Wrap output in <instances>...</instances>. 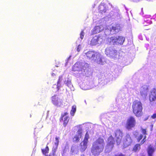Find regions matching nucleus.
<instances>
[{
    "label": "nucleus",
    "mask_w": 156,
    "mask_h": 156,
    "mask_svg": "<svg viewBox=\"0 0 156 156\" xmlns=\"http://www.w3.org/2000/svg\"><path fill=\"white\" fill-rule=\"evenodd\" d=\"M89 67V64L85 62L79 61L74 65L72 70L78 71L79 74H82L83 76H88L91 75L92 73Z\"/></svg>",
    "instance_id": "obj_1"
},
{
    "label": "nucleus",
    "mask_w": 156,
    "mask_h": 156,
    "mask_svg": "<svg viewBox=\"0 0 156 156\" xmlns=\"http://www.w3.org/2000/svg\"><path fill=\"white\" fill-rule=\"evenodd\" d=\"M83 53L84 55L87 56V58L93 61L98 64L103 65L105 63L104 58L99 53L94 51H87L85 50Z\"/></svg>",
    "instance_id": "obj_2"
},
{
    "label": "nucleus",
    "mask_w": 156,
    "mask_h": 156,
    "mask_svg": "<svg viewBox=\"0 0 156 156\" xmlns=\"http://www.w3.org/2000/svg\"><path fill=\"white\" fill-rule=\"evenodd\" d=\"M105 146L103 139L99 137L94 141L93 144L91 152L94 155H98L102 152Z\"/></svg>",
    "instance_id": "obj_3"
},
{
    "label": "nucleus",
    "mask_w": 156,
    "mask_h": 156,
    "mask_svg": "<svg viewBox=\"0 0 156 156\" xmlns=\"http://www.w3.org/2000/svg\"><path fill=\"white\" fill-rule=\"evenodd\" d=\"M133 83L130 81L128 84V88H125L123 90L120 91L118 94V98L121 99H123L124 98L129 96V95L133 94L136 90V84H132Z\"/></svg>",
    "instance_id": "obj_4"
},
{
    "label": "nucleus",
    "mask_w": 156,
    "mask_h": 156,
    "mask_svg": "<svg viewBox=\"0 0 156 156\" xmlns=\"http://www.w3.org/2000/svg\"><path fill=\"white\" fill-rule=\"evenodd\" d=\"M98 82L100 85L103 86L112 80L113 76L110 73H99L98 75Z\"/></svg>",
    "instance_id": "obj_5"
},
{
    "label": "nucleus",
    "mask_w": 156,
    "mask_h": 156,
    "mask_svg": "<svg viewBox=\"0 0 156 156\" xmlns=\"http://www.w3.org/2000/svg\"><path fill=\"white\" fill-rule=\"evenodd\" d=\"M122 27V25L119 24L111 25L109 26H107L105 27L104 33L106 35L115 34L121 30Z\"/></svg>",
    "instance_id": "obj_6"
},
{
    "label": "nucleus",
    "mask_w": 156,
    "mask_h": 156,
    "mask_svg": "<svg viewBox=\"0 0 156 156\" xmlns=\"http://www.w3.org/2000/svg\"><path fill=\"white\" fill-rule=\"evenodd\" d=\"M105 54L106 55L111 58L115 59L120 58V55L115 48L112 46L107 47L105 51Z\"/></svg>",
    "instance_id": "obj_7"
},
{
    "label": "nucleus",
    "mask_w": 156,
    "mask_h": 156,
    "mask_svg": "<svg viewBox=\"0 0 156 156\" xmlns=\"http://www.w3.org/2000/svg\"><path fill=\"white\" fill-rule=\"evenodd\" d=\"M132 108L133 113L136 116H141L143 107L141 102L137 101H134L133 103Z\"/></svg>",
    "instance_id": "obj_8"
},
{
    "label": "nucleus",
    "mask_w": 156,
    "mask_h": 156,
    "mask_svg": "<svg viewBox=\"0 0 156 156\" xmlns=\"http://www.w3.org/2000/svg\"><path fill=\"white\" fill-rule=\"evenodd\" d=\"M113 8L112 4L109 3H105L104 2L101 3L98 7L99 12L102 14L107 13Z\"/></svg>",
    "instance_id": "obj_9"
},
{
    "label": "nucleus",
    "mask_w": 156,
    "mask_h": 156,
    "mask_svg": "<svg viewBox=\"0 0 156 156\" xmlns=\"http://www.w3.org/2000/svg\"><path fill=\"white\" fill-rule=\"evenodd\" d=\"M125 40L124 37L120 36L112 37L108 40L110 43L113 45L122 44Z\"/></svg>",
    "instance_id": "obj_10"
},
{
    "label": "nucleus",
    "mask_w": 156,
    "mask_h": 156,
    "mask_svg": "<svg viewBox=\"0 0 156 156\" xmlns=\"http://www.w3.org/2000/svg\"><path fill=\"white\" fill-rule=\"evenodd\" d=\"M112 8L113 10H112L110 12L108 17H107V19H106L105 20V21L106 20V22L108 18H110L112 19H114L115 20H117L120 19L121 17V15L119 11V9H113V8Z\"/></svg>",
    "instance_id": "obj_11"
},
{
    "label": "nucleus",
    "mask_w": 156,
    "mask_h": 156,
    "mask_svg": "<svg viewBox=\"0 0 156 156\" xmlns=\"http://www.w3.org/2000/svg\"><path fill=\"white\" fill-rule=\"evenodd\" d=\"M107 19V17L104 18L102 19L100 21V22L103 23L99 26H95L93 29L92 30V33L93 34H96L99 33L102 31L105 28V27L106 20H105V19Z\"/></svg>",
    "instance_id": "obj_12"
},
{
    "label": "nucleus",
    "mask_w": 156,
    "mask_h": 156,
    "mask_svg": "<svg viewBox=\"0 0 156 156\" xmlns=\"http://www.w3.org/2000/svg\"><path fill=\"white\" fill-rule=\"evenodd\" d=\"M103 37L101 35L95 36L91 40L90 45L91 46H95L101 43L103 41L104 39Z\"/></svg>",
    "instance_id": "obj_13"
},
{
    "label": "nucleus",
    "mask_w": 156,
    "mask_h": 156,
    "mask_svg": "<svg viewBox=\"0 0 156 156\" xmlns=\"http://www.w3.org/2000/svg\"><path fill=\"white\" fill-rule=\"evenodd\" d=\"M115 142L114 138L111 136L108 139L107 144L105 147V151L108 153L110 152L113 147Z\"/></svg>",
    "instance_id": "obj_14"
},
{
    "label": "nucleus",
    "mask_w": 156,
    "mask_h": 156,
    "mask_svg": "<svg viewBox=\"0 0 156 156\" xmlns=\"http://www.w3.org/2000/svg\"><path fill=\"white\" fill-rule=\"evenodd\" d=\"M149 86L144 85H143L140 88V95L142 98L145 99L149 92Z\"/></svg>",
    "instance_id": "obj_15"
},
{
    "label": "nucleus",
    "mask_w": 156,
    "mask_h": 156,
    "mask_svg": "<svg viewBox=\"0 0 156 156\" xmlns=\"http://www.w3.org/2000/svg\"><path fill=\"white\" fill-rule=\"evenodd\" d=\"M89 138V135L88 133L87 132L85 136L84 139L83 141L81 142L80 143V150L81 151H84L87 148V144Z\"/></svg>",
    "instance_id": "obj_16"
},
{
    "label": "nucleus",
    "mask_w": 156,
    "mask_h": 156,
    "mask_svg": "<svg viewBox=\"0 0 156 156\" xmlns=\"http://www.w3.org/2000/svg\"><path fill=\"white\" fill-rule=\"evenodd\" d=\"M82 129L80 126H79L78 129L73 139V141L76 142L79 141L82 137Z\"/></svg>",
    "instance_id": "obj_17"
},
{
    "label": "nucleus",
    "mask_w": 156,
    "mask_h": 156,
    "mask_svg": "<svg viewBox=\"0 0 156 156\" xmlns=\"http://www.w3.org/2000/svg\"><path fill=\"white\" fill-rule=\"evenodd\" d=\"M136 121L133 117L131 116L129 118L127 121L126 125L127 129H129L134 127L135 125Z\"/></svg>",
    "instance_id": "obj_18"
},
{
    "label": "nucleus",
    "mask_w": 156,
    "mask_h": 156,
    "mask_svg": "<svg viewBox=\"0 0 156 156\" xmlns=\"http://www.w3.org/2000/svg\"><path fill=\"white\" fill-rule=\"evenodd\" d=\"M51 101L52 103L55 105L60 106L62 103V99L59 98L58 96L54 95L51 98Z\"/></svg>",
    "instance_id": "obj_19"
},
{
    "label": "nucleus",
    "mask_w": 156,
    "mask_h": 156,
    "mask_svg": "<svg viewBox=\"0 0 156 156\" xmlns=\"http://www.w3.org/2000/svg\"><path fill=\"white\" fill-rule=\"evenodd\" d=\"M132 141V140L130 135L129 134H127L123 139V143L124 145L126 147L130 145Z\"/></svg>",
    "instance_id": "obj_20"
},
{
    "label": "nucleus",
    "mask_w": 156,
    "mask_h": 156,
    "mask_svg": "<svg viewBox=\"0 0 156 156\" xmlns=\"http://www.w3.org/2000/svg\"><path fill=\"white\" fill-rule=\"evenodd\" d=\"M62 81H64V80L62 79V76H59V78L57 82V85H53V87L54 88H56V90L57 91H58L60 88L62 87L63 84H62Z\"/></svg>",
    "instance_id": "obj_21"
},
{
    "label": "nucleus",
    "mask_w": 156,
    "mask_h": 156,
    "mask_svg": "<svg viewBox=\"0 0 156 156\" xmlns=\"http://www.w3.org/2000/svg\"><path fill=\"white\" fill-rule=\"evenodd\" d=\"M115 137H116V140L118 144H119L120 141L122 136V132L120 129L116 130L115 132Z\"/></svg>",
    "instance_id": "obj_22"
},
{
    "label": "nucleus",
    "mask_w": 156,
    "mask_h": 156,
    "mask_svg": "<svg viewBox=\"0 0 156 156\" xmlns=\"http://www.w3.org/2000/svg\"><path fill=\"white\" fill-rule=\"evenodd\" d=\"M80 86L81 89L84 90L90 89L92 88L90 83L89 82L82 83L80 84Z\"/></svg>",
    "instance_id": "obj_23"
},
{
    "label": "nucleus",
    "mask_w": 156,
    "mask_h": 156,
    "mask_svg": "<svg viewBox=\"0 0 156 156\" xmlns=\"http://www.w3.org/2000/svg\"><path fill=\"white\" fill-rule=\"evenodd\" d=\"M156 149L155 145L151 144L148 146L147 151L148 156H152L153 154Z\"/></svg>",
    "instance_id": "obj_24"
},
{
    "label": "nucleus",
    "mask_w": 156,
    "mask_h": 156,
    "mask_svg": "<svg viewBox=\"0 0 156 156\" xmlns=\"http://www.w3.org/2000/svg\"><path fill=\"white\" fill-rule=\"evenodd\" d=\"M64 84L67 86L72 91L74 90V88L72 84L71 80L69 78H65L64 81Z\"/></svg>",
    "instance_id": "obj_25"
},
{
    "label": "nucleus",
    "mask_w": 156,
    "mask_h": 156,
    "mask_svg": "<svg viewBox=\"0 0 156 156\" xmlns=\"http://www.w3.org/2000/svg\"><path fill=\"white\" fill-rule=\"evenodd\" d=\"M68 114V113L66 112L64 113L63 115H62V117L61 119L62 120H63V125L65 127L66 126L69 120V117L67 115Z\"/></svg>",
    "instance_id": "obj_26"
},
{
    "label": "nucleus",
    "mask_w": 156,
    "mask_h": 156,
    "mask_svg": "<svg viewBox=\"0 0 156 156\" xmlns=\"http://www.w3.org/2000/svg\"><path fill=\"white\" fill-rule=\"evenodd\" d=\"M149 100L150 103L151 105H153L154 103V101L156 100V97L153 96L152 94H149Z\"/></svg>",
    "instance_id": "obj_27"
},
{
    "label": "nucleus",
    "mask_w": 156,
    "mask_h": 156,
    "mask_svg": "<svg viewBox=\"0 0 156 156\" xmlns=\"http://www.w3.org/2000/svg\"><path fill=\"white\" fill-rule=\"evenodd\" d=\"M76 111V106L73 105L72 108V109L70 112L71 115L73 116Z\"/></svg>",
    "instance_id": "obj_28"
},
{
    "label": "nucleus",
    "mask_w": 156,
    "mask_h": 156,
    "mask_svg": "<svg viewBox=\"0 0 156 156\" xmlns=\"http://www.w3.org/2000/svg\"><path fill=\"white\" fill-rule=\"evenodd\" d=\"M49 149L48 147L47 146L44 149H42V152L43 154L45 156H47V154L48 153Z\"/></svg>",
    "instance_id": "obj_29"
},
{
    "label": "nucleus",
    "mask_w": 156,
    "mask_h": 156,
    "mask_svg": "<svg viewBox=\"0 0 156 156\" xmlns=\"http://www.w3.org/2000/svg\"><path fill=\"white\" fill-rule=\"evenodd\" d=\"M85 34L83 30L82 31L80 34V38H79L76 41V43L78 42L79 41H81L83 39L84 36Z\"/></svg>",
    "instance_id": "obj_30"
},
{
    "label": "nucleus",
    "mask_w": 156,
    "mask_h": 156,
    "mask_svg": "<svg viewBox=\"0 0 156 156\" xmlns=\"http://www.w3.org/2000/svg\"><path fill=\"white\" fill-rule=\"evenodd\" d=\"M59 137H56L55 138V140L54 142V146H58L59 142Z\"/></svg>",
    "instance_id": "obj_31"
},
{
    "label": "nucleus",
    "mask_w": 156,
    "mask_h": 156,
    "mask_svg": "<svg viewBox=\"0 0 156 156\" xmlns=\"http://www.w3.org/2000/svg\"><path fill=\"white\" fill-rule=\"evenodd\" d=\"M140 148V145L139 144H137L135 145L133 148V151L135 152L139 150Z\"/></svg>",
    "instance_id": "obj_32"
},
{
    "label": "nucleus",
    "mask_w": 156,
    "mask_h": 156,
    "mask_svg": "<svg viewBox=\"0 0 156 156\" xmlns=\"http://www.w3.org/2000/svg\"><path fill=\"white\" fill-rule=\"evenodd\" d=\"M150 94H152L153 96L156 97V89L155 88L152 89L151 90Z\"/></svg>",
    "instance_id": "obj_33"
},
{
    "label": "nucleus",
    "mask_w": 156,
    "mask_h": 156,
    "mask_svg": "<svg viewBox=\"0 0 156 156\" xmlns=\"http://www.w3.org/2000/svg\"><path fill=\"white\" fill-rule=\"evenodd\" d=\"M58 146H53L52 148V154L55 155V152L58 148Z\"/></svg>",
    "instance_id": "obj_34"
},
{
    "label": "nucleus",
    "mask_w": 156,
    "mask_h": 156,
    "mask_svg": "<svg viewBox=\"0 0 156 156\" xmlns=\"http://www.w3.org/2000/svg\"><path fill=\"white\" fill-rule=\"evenodd\" d=\"M81 49V46L80 44H79L77 47L76 50L78 52H79L80 51Z\"/></svg>",
    "instance_id": "obj_35"
},
{
    "label": "nucleus",
    "mask_w": 156,
    "mask_h": 156,
    "mask_svg": "<svg viewBox=\"0 0 156 156\" xmlns=\"http://www.w3.org/2000/svg\"><path fill=\"white\" fill-rule=\"evenodd\" d=\"M151 118L156 120V113H154L151 117Z\"/></svg>",
    "instance_id": "obj_36"
},
{
    "label": "nucleus",
    "mask_w": 156,
    "mask_h": 156,
    "mask_svg": "<svg viewBox=\"0 0 156 156\" xmlns=\"http://www.w3.org/2000/svg\"><path fill=\"white\" fill-rule=\"evenodd\" d=\"M143 136L142 134H140L137 138V140L139 142L140 140L143 138Z\"/></svg>",
    "instance_id": "obj_37"
},
{
    "label": "nucleus",
    "mask_w": 156,
    "mask_h": 156,
    "mask_svg": "<svg viewBox=\"0 0 156 156\" xmlns=\"http://www.w3.org/2000/svg\"><path fill=\"white\" fill-rule=\"evenodd\" d=\"M144 22L149 24H151L152 23V21L151 20H147V19L144 20Z\"/></svg>",
    "instance_id": "obj_38"
},
{
    "label": "nucleus",
    "mask_w": 156,
    "mask_h": 156,
    "mask_svg": "<svg viewBox=\"0 0 156 156\" xmlns=\"http://www.w3.org/2000/svg\"><path fill=\"white\" fill-rule=\"evenodd\" d=\"M142 132L144 135H146L147 134V132L146 129H142Z\"/></svg>",
    "instance_id": "obj_39"
},
{
    "label": "nucleus",
    "mask_w": 156,
    "mask_h": 156,
    "mask_svg": "<svg viewBox=\"0 0 156 156\" xmlns=\"http://www.w3.org/2000/svg\"><path fill=\"white\" fill-rule=\"evenodd\" d=\"M146 136L145 135L144 136V138L143 139V140H142V141H141V143H140V144H143V143H144L145 142L146 139Z\"/></svg>",
    "instance_id": "obj_40"
},
{
    "label": "nucleus",
    "mask_w": 156,
    "mask_h": 156,
    "mask_svg": "<svg viewBox=\"0 0 156 156\" xmlns=\"http://www.w3.org/2000/svg\"><path fill=\"white\" fill-rule=\"evenodd\" d=\"M149 117H150L149 115H147L146 116H145L144 118V119H143L144 121H146L148 119Z\"/></svg>",
    "instance_id": "obj_41"
},
{
    "label": "nucleus",
    "mask_w": 156,
    "mask_h": 156,
    "mask_svg": "<svg viewBox=\"0 0 156 156\" xmlns=\"http://www.w3.org/2000/svg\"><path fill=\"white\" fill-rule=\"evenodd\" d=\"M71 152H72V153H74V154H77L78 151H75L74 150H73V147H72L71 150Z\"/></svg>",
    "instance_id": "obj_42"
},
{
    "label": "nucleus",
    "mask_w": 156,
    "mask_h": 156,
    "mask_svg": "<svg viewBox=\"0 0 156 156\" xmlns=\"http://www.w3.org/2000/svg\"><path fill=\"white\" fill-rule=\"evenodd\" d=\"M69 61H68V60H67V59H66V60H65V62H66V63L65 64V66H66L67 65V64L69 62Z\"/></svg>",
    "instance_id": "obj_43"
},
{
    "label": "nucleus",
    "mask_w": 156,
    "mask_h": 156,
    "mask_svg": "<svg viewBox=\"0 0 156 156\" xmlns=\"http://www.w3.org/2000/svg\"><path fill=\"white\" fill-rule=\"evenodd\" d=\"M71 56V55L69 56L67 58V60H68L69 61H70V60Z\"/></svg>",
    "instance_id": "obj_44"
},
{
    "label": "nucleus",
    "mask_w": 156,
    "mask_h": 156,
    "mask_svg": "<svg viewBox=\"0 0 156 156\" xmlns=\"http://www.w3.org/2000/svg\"><path fill=\"white\" fill-rule=\"evenodd\" d=\"M51 75L52 76H55V74L54 73H53L52 74H51Z\"/></svg>",
    "instance_id": "obj_45"
},
{
    "label": "nucleus",
    "mask_w": 156,
    "mask_h": 156,
    "mask_svg": "<svg viewBox=\"0 0 156 156\" xmlns=\"http://www.w3.org/2000/svg\"><path fill=\"white\" fill-rule=\"evenodd\" d=\"M55 155L52 154H49V156H55Z\"/></svg>",
    "instance_id": "obj_46"
},
{
    "label": "nucleus",
    "mask_w": 156,
    "mask_h": 156,
    "mask_svg": "<svg viewBox=\"0 0 156 156\" xmlns=\"http://www.w3.org/2000/svg\"><path fill=\"white\" fill-rule=\"evenodd\" d=\"M153 125H151V131H152V128H153Z\"/></svg>",
    "instance_id": "obj_47"
},
{
    "label": "nucleus",
    "mask_w": 156,
    "mask_h": 156,
    "mask_svg": "<svg viewBox=\"0 0 156 156\" xmlns=\"http://www.w3.org/2000/svg\"><path fill=\"white\" fill-rule=\"evenodd\" d=\"M95 3H96V4H97V3H98V2H96V1H95Z\"/></svg>",
    "instance_id": "obj_48"
},
{
    "label": "nucleus",
    "mask_w": 156,
    "mask_h": 156,
    "mask_svg": "<svg viewBox=\"0 0 156 156\" xmlns=\"http://www.w3.org/2000/svg\"><path fill=\"white\" fill-rule=\"evenodd\" d=\"M126 8V10H127L126 8Z\"/></svg>",
    "instance_id": "obj_49"
}]
</instances>
